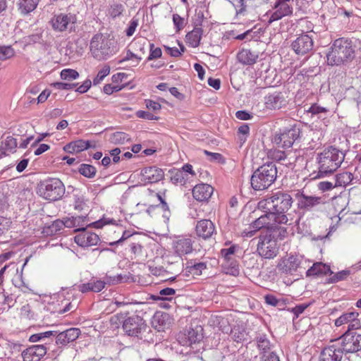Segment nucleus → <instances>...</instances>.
Wrapping results in <instances>:
<instances>
[{"label":"nucleus","instance_id":"nucleus-62","mask_svg":"<svg viewBox=\"0 0 361 361\" xmlns=\"http://www.w3.org/2000/svg\"><path fill=\"white\" fill-rule=\"evenodd\" d=\"M361 328V324L360 321L357 319H354L353 320L350 321L348 326V329L345 332L348 333H356L354 331L355 330L359 329Z\"/></svg>","mask_w":361,"mask_h":361},{"label":"nucleus","instance_id":"nucleus-18","mask_svg":"<svg viewBox=\"0 0 361 361\" xmlns=\"http://www.w3.org/2000/svg\"><path fill=\"white\" fill-rule=\"evenodd\" d=\"M195 233L204 240H208L216 234L214 224L209 219H202L197 222Z\"/></svg>","mask_w":361,"mask_h":361},{"label":"nucleus","instance_id":"nucleus-6","mask_svg":"<svg viewBox=\"0 0 361 361\" xmlns=\"http://www.w3.org/2000/svg\"><path fill=\"white\" fill-rule=\"evenodd\" d=\"M65 185L56 178H49L39 182L37 193L42 197L49 201L61 200L65 194Z\"/></svg>","mask_w":361,"mask_h":361},{"label":"nucleus","instance_id":"nucleus-29","mask_svg":"<svg viewBox=\"0 0 361 361\" xmlns=\"http://www.w3.org/2000/svg\"><path fill=\"white\" fill-rule=\"evenodd\" d=\"M185 336L187 341L183 345H191L193 343H199L203 338L202 329L198 326L191 328Z\"/></svg>","mask_w":361,"mask_h":361},{"label":"nucleus","instance_id":"nucleus-16","mask_svg":"<svg viewBox=\"0 0 361 361\" xmlns=\"http://www.w3.org/2000/svg\"><path fill=\"white\" fill-rule=\"evenodd\" d=\"M313 39L307 34L298 36L291 44V48L298 55H305L313 49Z\"/></svg>","mask_w":361,"mask_h":361},{"label":"nucleus","instance_id":"nucleus-25","mask_svg":"<svg viewBox=\"0 0 361 361\" xmlns=\"http://www.w3.org/2000/svg\"><path fill=\"white\" fill-rule=\"evenodd\" d=\"M259 56V51L250 49H242L237 54L238 61L243 64L251 66L257 62Z\"/></svg>","mask_w":361,"mask_h":361},{"label":"nucleus","instance_id":"nucleus-31","mask_svg":"<svg viewBox=\"0 0 361 361\" xmlns=\"http://www.w3.org/2000/svg\"><path fill=\"white\" fill-rule=\"evenodd\" d=\"M39 2V0H18V11L23 16L27 15L35 10Z\"/></svg>","mask_w":361,"mask_h":361},{"label":"nucleus","instance_id":"nucleus-8","mask_svg":"<svg viewBox=\"0 0 361 361\" xmlns=\"http://www.w3.org/2000/svg\"><path fill=\"white\" fill-rule=\"evenodd\" d=\"M310 262L301 256L290 255L282 258L277 264V268L286 274H293L294 272H302L309 267Z\"/></svg>","mask_w":361,"mask_h":361},{"label":"nucleus","instance_id":"nucleus-33","mask_svg":"<svg viewBox=\"0 0 361 361\" xmlns=\"http://www.w3.org/2000/svg\"><path fill=\"white\" fill-rule=\"evenodd\" d=\"M353 178V174L350 172L346 171L337 174L334 178V185L336 187L346 186L352 182Z\"/></svg>","mask_w":361,"mask_h":361},{"label":"nucleus","instance_id":"nucleus-49","mask_svg":"<svg viewBox=\"0 0 361 361\" xmlns=\"http://www.w3.org/2000/svg\"><path fill=\"white\" fill-rule=\"evenodd\" d=\"M110 73L109 66H104L97 73V76L93 79V85H99L104 78L107 76Z\"/></svg>","mask_w":361,"mask_h":361},{"label":"nucleus","instance_id":"nucleus-37","mask_svg":"<svg viewBox=\"0 0 361 361\" xmlns=\"http://www.w3.org/2000/svg\"><path fill=\"white\" fill-rule=\"evenodd\" d=\"M125 10V7L122 4L113 2L108 8L107 13L113 19L121 16Z\"/></svg>","mask_w":361,"mask_h":361},{"label":"nucleus","instance_id":"nucleus-14","mask_svg":"<svg viewBox=\"0 0 361 361\" xmlns=\"http://www.w3.org/2000/svg\"><path fill=\"white\" fill-rule=\"evenodd\" d=\"M295 197L298 200V209L304 211H311L318 205L324 203L322 197L307 195L300 192L295 194Z\"/></svg>","mask_w":361,"mask_h":361},{"label":"nucleus","instance_id":"nucleus-57","mask_svg":"<svg viewBox=\"0 0 361 361\" xmlns=\"http://www.w3.org/2000/svg\"><path fill=\"white\" fill-rule=\"evenodd\" d=\"M169 320V315L167 313L157 312L155 314V315L154 317V321L157 322V323L161 326H165Z\"/></svg>","mask_w":361,"mask_h":361},{"label":"nucleus","instance_id":"nucleus-4","mask_svg":"<svg viewBox=\"0 0 361 361\" xmlns=\"http://www.w3.org/2000/svg\"><path fill=\"white\" fill-rule=\"evenodd\" d=\"M345 154L332 146L326 148L318 155L319 164L318 174L315 178H321L334 173L342 164Z\"/></svg>","mask_w":361,"mask_h":361},{"label":"nucleus","instance_id":"nucleus-5","mask_svg":"<svg viewBox=\"0 0 361 361\" xmlns=\"http://www.w3.org/2000/svg\"><path fill=\"white\" fill-rule=\"evenodd\" d=\"M277 177V169L276 164L267 162L257 168L250 178V184L253 190L261 191L271 186Z\"/></svg>","mask_w":361,"mask_h":361},{"label":"nucleus","instance_id":"nucleus-61","mask_svg":"<svg viewBox=\"0 0 361 361\" xmlns=\"http://www.w3.org/2000/svg\"><path fill=\"white\" fill-rule=\"evenodd\" d=\"M78 85V83H69V82H56L52 84V86L58 90H73Z\"/></svg>","mask_w":361,"mask_h":361},{"label":"nucleus","instance_id":"nucleus-56","mask_svg":"<svg viewBox=\"0 0 361 361\" xmlns=\"http://www.w3.org/2000/svg\"><path fill=\"white\" fill-rule=\"evenodd\" d=\"M328 111V109L325 107H322L319 106L317 104H312L308 110H307V112L308 114H312V117L314 116H318L319 114L322 113H326Z\"/></svg>","mask_w":361,"mask_h":361},{"label":"nucleus","instance_id":"nucleus-43","mask_svg":"<svg viewBox=\"0 0 361 361\" xmlns=\"http://www.w3.org/2000/svg\"><path fill=\"white\" fill-rule=\"evenodd\" d=\"M130 252L134 255L135 258L140 257L143 255V246L140 240L133 238L129 245Z\"/></svg>","mask_w":361,"mask_h":361},{"label":"nucleus","instance_id":"nucleus-19","mask_svg":"<svg viewBox=\"0 0 361 361\" xmlns=\"http://www.w3.org/2000/svg\"><path fill=\"white\" fill-rule=\"evenodd\" d=\"M75 243L82 247L96 245L100 239L98 235L94 233L82 230L80 233L74 238Z\"/></svg>","mask_w":361,"mask_h":361},{"label":"nucleus","instance_id":"nucleus-38","mask_svg":"<svg viewBox=\"0 0 361 361\" xmlns=\"http://www.w3.org/2000/svg\"><path fill=\"white\" fill-rule=\"evenodd\" d=\"M358 317V313L355 311L345 312L335 320V325L341 326L344 324H349V322Z\"/></svg>","mask_w":361,"mask_h":361},{"label":"nucleus","instance_id":"nucleus-55","mask_svg":"<svg viewBox=\"0 0 361 361\" xmlns=\"http://www.w3.org/2000/svg\"><path fill=\"white\" fill-rule=\"evenodd\" d=\"M274 8H277L283 16H289L293 13V8L287 3H275Z\"/></svg>","mask_w":361,"mask_h":361},{"label":"nucleus","instance_id":"nucleus-40","mask_svg":"<svg viewBox=\"0 0 361 361\" xmlns=\"http://www.w3.org/2000/svg\"><path fill=\"white\" fill-rule=\"evenodd\" d=\"M171 180L173 184H180L183 185L186 183V178L183 171L179 169H173L170 171Z\"/></svg>","mask_w":361,"mask_h":361},{"label":"nucleus","instance_id":"nucleus-63","mask_svg":"<svg viewBox=\"0 0 361 361\" xmlns=\"http://www.w3.org/2000/svg\"><path fill=\"white\" fill-rule=\"evenodd\" d=\"M317 187L319 190L325 192L336 188V185H334V181H322L318 183Z\"/></svg>","mask_w":361,"mask_h":361},{"label":"nucleus","instance_id":"nucleus-17","mask_svg":"<svg viewBox=\"0 0 361 361\" xmlns=\"http://www.w3.org/2000/svg\"><path fill=\"white\" fill-rule=\"evenodd\" d=\"M263 210L265 214L261 215L250 225V227L253 228L254 231L260 230L263 228H267L270 231L272 228L271 226H273L275 223L279 224L278 217L273 213L272 211H268L267 209Z\"/></svg>","mask_w":361,"mask_h":361},{"label":"nucleus","instance_id":"nucleus-47","mask_svg":"<svg viewBox=\"0 0 361 361\" xmlns=\"http://www.w3.org/2000/svg\"><path fill=\"white\" fill-rule=\"evenodd\" d=\"M173 23L176 32L183 30L187 24V20L177 13L173 15Z\"/></svg>","mask_w":361,"mask_h":361},{"label":"nucleus","instance_id":"nucleus-50","mask_svg":"<svg viewBox=\"0 0 361 361\" xmlns=\"http://www.w3.org/2000/svg\"><path fill=\"white\" fill-rule=\"evenodd\" d=\"M137 235H138V234L137 233H132L130 231H124L123 232L122 236L118 240L109 243V245H111V246L117 245L118 244L122 243L123 241H125L126 240H127L130 238H132L133 240V238L136 239V237H137Z\"/></svg>","mask_w":361,"mask_h":361},{"label":"nucleus","instance_id":"nucleus-11","mask_svg":"<svg viewBox=\"0 0 361 361\" xmlns=\"http://www.w3.org/2000/svg\"><path fill=\"white\" fill-rule=\"evenodd\" d=\"M340 347L345 355L361 352V334L344 332L338 338Z\"/></svg>","mask_w":361,"mask_h":361},{"label":"nucleus","instance_id":"nucleus-46","mask_svg":"<svg viewBox=\"0 0 361 361\" xmlns=\"http://www.w3.org/2000/svg\"><path fill=\"white\" fill-rule=\"evenodd\" d=\"M79 77V73L77 71L71 68H66L61 71V78L64 80H73Z\"/></svg>","mask_w":361,"mask_h":361},{"label":"nucleus","instance_id":"nucleus-21","mask_svg":"<svg viewBox=\"0 0 361 361\" xmlns=\"http://www.w3.org/2000/svg\"><path fill=\"white\" fill-rule=\"evenodd\" d=\"M173 248L175 253L181 257L190 254L193 250V241L187 237H180L173 240Z\"/></svg>","mask_w":361,"mask_h":361},{"label":"nucleus","instance_id":"nucleus-51","mask_svg":"<svg viewBox=\"0 0 361 361\" xmlns=\"http://www.w3.org/2000/svg\"><path fill=\"white\" fill-rule=\"evenodd\" d=\"M265 302L273 307H277L281 309L284 306L283 300L278 299L276 296L269 294L264 296Z\"/></svg>","mask_w":361,"mask_h":361},{"label":"nucleus","instance_id":"nucleus-12","mask_svg":"<svg viewBox=\"0 0 361 361\" xmlns=\"http://www.w3.org/2000/svg\"><path fill=\"white\" fill-rule=\"evenodd\" d=\"M51 331L53 334V341L55 340V345L59 348H63L68 343L75 341L81 334L80 329L75 327L70 328L61 332L57 331Z\"/></svg>","mask_w":361,"mask_h":361},{"label":"nucleus","instance_id":"nucleus-36","mask_svg":"<svg viewBox=\"0 0 361 361\" xmlns=\"http://www.w3.org/2000/svg\"><path fill=\"white\" fill-rule=\"evenodd\" d=\"M52 334L51 331L35 334L30 336L29 341L32 343L42 341L51 343L53 341Z\"/></svg>","mask_w":361,"mask_h":361},{"label":"nucleus","instance_id":"nucleus-35","mask_svg":"<svg viewBox=\"0 0 361 361\" xmlns=\"http://www.w3.org/2000/svg\"><path fill=\"white\" fill-rule=\"evenodd\" d=\"M78 171L80 174L87 178H93L97 173V169L94 166L88 164H81Z\"/></svg>","mask_w":361,"mask_h":361},{"label":"nucleus","instance_id":"nucleus-45","mask_svg":"<svg viewBox=\"0 0 361 361\" xmlns=\"http://www.w3.org/2000/svg\"><path fill=\"white\" fill-rule=\"evenodd\" d=\"M111 140L116 144H123L130 140V137L124 132H115L111 135Z\"/></svg>","mask_w":361,"mask_h":361},{"label":"nucleus","instance_id":"nucleus-3","mask_svg":"<svg viewBox=\"0 0 361 361\" xmlns=\"http://www.w3.org/2000/svg\"><path fill=\"white\" fill-rule=\"evenodd\" d=\"M331 49L326 54L327 63L330 66H340L348 63L355 57V49L352 41L348 39H336Z\"/></svg>","mask_w":361,"mask_h":361},{"label":"nucleus","instance_id":"nucleus-24","mask_svg":"<svg viewBox=\"0 0 361 361\" xmlns=\"http://www.w3.org/2000/svg\"><path fill=\"white\" fill-rule=\"evenodd\" d=\"M214 188L207 183L196 185L192 189L193 197L199 202H207L213 194Z\"/></svg>","mask_w":361,"mask_h":361},{"label":"nucleus","instance_id":"nucleus-30","mask_svg":"<svg viewBox=\"0 0 361 361\" xmlns=\"http://www.w3.org/2000/svg\"><path fill=\"white\" fill-rule=\"evenodd\" d=\"M202 32V27H195L192 31L186 35V41L190 47L196 48L200 45Z\"/></svg>","mask_w":361,"mask_h":361},{"label":"nucleus","instance_id":"nucleus-59","mask_svg":"<svg viewBox=\"0 0 361 361\" xmlns=\"http://www.w3.org/2000/svg\"><path fill=\"white\" fill-rule=\"evenodd\" d=\"M238 248V246L237 245H232L228 248H223L221 250V254L225 259L229 260L231 259V255H233Z\"/></svg>","mask_w":361,"mask_h":361},{"label":"nucleus","instance_id":"nucleus-52","mask_svg":"<svg viewBox=\"0 0 361 361\" xmlns=\"http://www.w3.org/2000/svg\"><path fill=\"white\" fill-rule=\"evenodd\" d=\"M268 157L274 161H281L286 158V153L279 149H271L268 152Z\"/></svg>","mask_w":361,"mask_h":361},{"label":"nucleus","instance_id":"nucleus-23","mask_svg":"<svg viewBox=\"0 0 361 361\" xmlns=\"http://www.w3.org/2000/svg\"><path fill=\"white\" fill-rule=\"evenodd\" d=\"M142 180L149 183H157L164 176L163 170L157 166L145 167L141 171Z\"/></svg>","mask_w":361,"mask_h":361},{"label":"nucleus","instance_id":"nucleus-60","mask_svg":"<svg viewBox=\"0 0 361 361\" xmlns=\"http://www.w3.org/2000/svg\"><path fill=\"white\" fill-rule=\"evenodd\" d=\"M246 1H250V0H234L233 6L235 8L237 14L243 13L247 7Z\"/></svg>","mask_w":361,"mask_h":361},{"label":"nucleus","instance_id":"nucleus-26","mask_svg":"<svg viewBox=\"0 0 361 361\" xmlns=\"http://www.w3.org/2000/svg\"><path fill=\"white\" fill-rule=\"evenodd\" d=\"M87 216H77L65 218L67 228H75V231H81L86 229L91 224L88 223Z\"/></svg>","mask_w":361,"mask_h":361},{"label":"nucleus","instance_id":"nucleus-9","mask_svg":"<svg viewBox=\"0 0 361 361\" xmlns=\"http://www.w3.org/2000/svg\"><path fill=\"white\" fill-rule=\"evenodd\" d=\"M90 51L99 61L106 59L112 54L110 40L102 35H95L90 42Z\"/></svg>","mask_w":361,"mask_h":361},{"label":"nucleus","instance_id":"nucleus-2","mask_svg":"<svg viewBox=\"0 0 361 361\" xmlns=\"http://www.w3.org/2000/svg\"><path fill=\"white\" fill-rule=\"evenodd\" d=\"M111 322L122 324V329L126 335L138 338H142L143 333L148 328L142 317L137 314L130 315L128 312L118 313L111 318Z\"/></svg>","mask_w":361,"mask_h":361},{"label":"nucleus","instance_id":"nucleus-10","mask_svg":"<svg viewBox=\"0 0 361 361\" xmlns=\"http://www.w3.org/2000/svg\"><path fill=\"white\" fill-rule=\"evenodd\" d=\"M279 246L271 235H261L257 243V252L264 259H274L279 254Z\"/></svg>","mask_w":361,"mask_h":361},{"label":"nucleus","instance_id":"nucleus-1","mask_svg":"<svg viewBox=\"0 0 361 361\" xmlns=\"http://www.w3.org/2000/svg\"><path fill=\"white\" fill-rule=\"evenodd\" d=\"M293 203V198L289 192L277 190L272 192L265 199L260 200L258 202V208L272 211L278 217L279 224L298 225L300 217L295 218L293 214L290 212Z\"/></svg>","mask_w":361,"mask_h":361},{"label":"nucleus","instance_id":"nucleus-27","mask_svg":"<svg viewBox=\"0 0 361 361\" xmlns=\"http://www.w3.org/2000/svg\"><path fill=\"white\" fill-rule=\"evenodd\" d=\"M306 276H322L332 275L333 271L329 265L322 262H315L305 272Z\"/></svg>","mask_w":361,"mask_h":361},{"label":"nucleus","instance_id":"nucleus-48","mask_svg":"<svg viewBox=\"0 0 361 361\" xmlns=\"http://www.w3.org/2000/svg\"><path fill=\"white\" fill-rule=\"evenodd\" d=\"M15 51L11 46H0V60L4 61L13 56Z\"/></svg>","mask_w":361,"mask_h":361},{"label":"nucleus","instance_id":"nucleus-42","mask_svg":"<svg viewBox=\"0 0 361 361\" xmlns=\"http://www.w3.org/2000/svg\"><path fill=\"white\" fill-rule=\"evenodd\" d=\"M257 348L262 353H266L270 349V341L267 338L266 335L259 334L255 338Z\"/></svg>","mask_w":361,"mask_h":361},{"label":"nucleus","instance_id":"nucleus-64","mask_svg":"<svg viewBox=\"0 0 361 361\" xmlns=\"http://www.w3.org/2000/svg\"><path fill=\"white\" fill-rule=\"evenodd\" d=\"M136 115L137 117H139L140 118H144V119L149 120V121L157 120L159 118L157 116H154L153 114H152L149 111H137Z\"/></svg>","mask_w":361,"mask_h":361},{"label":"nucleus","instance_id":"nucleus-20","mask_svg":"<svg viewBox=\"0 0 361 361\" xmlns=\"http://www.w3.org/2000/svg\"><path fill=\"white\" fill-rule=\"evenodd\" d=\"M264 105L269 110L280 109L286 104V100L281 92H275L264 97Z\"/></svg>","mask_w":361,"mask_h":361},{"label":"nucleus","instance_id":"nucleus-28","mask_svg":"<svg viewBox=\"0 0 361 361\" xmlns=\"http://www.w3.org/2000/svg\"><path fill=\"white\" fill-rule=\"evenodd\" d=\"M17 140L12 136H8L0 146V159L13 153L17 147Z\"/></svg>","mask_w":361,"mask_h":361},{"label":"nucleus","instance_id":"nucleus-22","mask_svg":"<svg viewBox=\"0 0 361 361\" xmlns=\"http://www.w3.org/2000/svg\"><path fill=\"white\" fill-rule=\"evenodd\" d=\"M344 353L340 346L331 345L325 347L321 352L320 361H341Z\"/></svg>","mask_w":361,"mask_h":361},{"label":"nucleus","instance_id":"nucleus-34","mask_svg":"<svg viewBox=\"0 0 361 361\" xmlns=\"http://www.w3.org/2000/svg\"><path fill=\"white\" fill-rule=\"evenodd\" d=\"M231 336L232 339L237 343L247 340V334L245 329L240 326H234L231 331Z\"/></svg>","mask_w":361,"mask_h":361},{"label":"nucleus","instance_id":"nucleus-15","mask_svg":"<svg viewBox=\"0 0 361 361\" xmlns=\"http://www.w3.org/2000/svg\"><path fill=\"white\" fill-rule=\"evenodd\" d=\"M75 16L71 13H60L55 15L50 20V23L54 30L63 32L69 27L71 30L73 25L75 23Z\"/></svg>","mask_w":361,"mask_h":361},{"label":"nucleus","instance_id":"nucleus-13","mask_svg":"<svg viewBox=\"0 0 361 361\" xmlns=\"http://www.w3.org/2000/svg\"><path fill=\"white\" fill-rule=\"evenodd\" d=\"M51 344L48 342L39 345H33L22 352L23 361H39L48 350H51Z\"/></svg>","mask_w":361,"mask_h":361},{"label":"nucleus","instance_id":"nucleus-58","mask_svg":"<svg viewBox=\"0 0 361 361\" xmlns=\"http://www.w3.org/2000/svg\"><path fill=\"white\" fill-rule=\"evenodd\" d=\"M149 55L147 58V61L159 59L162 55L161 49L159 47L154 48V44H149Z\"/></svg>","mask_w":361,"mask_h":361},{"label":"nucleus","instance_id":"nucleus-7","mask_svg":"<svg viewBox=\"0 0 361 361\" xmlns=\"http://www.w3.org/2000/svg\"><path fill=\"white\" fill-rule=\"evenodd\" d=\"M300 129L296 126L284 128L276 132L273 137V142L278 147L288 149L300 137Z\"/></svg>","mask_w":361,"mask_h":361},{"label":"nucleus","instance_id":"nucleus-39","mask_svg":"<svg viewBox=\"0 0 361 361\" xmlns=\"http://www.w3.org/2000/svg\"><path fill=\"white\" fill-rule=\"evenodd\" d=\"M176 293L175 289L172 288H166L159 291V295H152V298L154 300H171L172 296Z\"/></svg>","mask_w":361,"mask_h":361},{"label":"nucleus","instance_id":"nucleus-44","mask_svg":"<svg viewBox=\"0 0 361 361\" xmlns=\"http://www.w3.org/2000/svg\"><path fill=\"white\" fill-rule=\"evenodd\" d=\"M279 224L275 223L274 225L271 226L272 228L270 231L273 233L274 239V238H277L280 240H283L288 235L287 228L283 226H279Z\"/></svg>","mask_w":361,"mask_h":361},{"label":"nucleus","instance_id":"nucleus-53","mask_svg":"<svg viewBox=\"0 0 361 361\" xmlns=\"http://www.w3.org/2000/svg\"><path fill=\"white\" fill-rule=\"evenodd\" d=\"M65 223V218L63 220L58 219L54 221L49 228V229L51 230V234L56 233L62 230L64 227H66Z\"/></svg>","mask_w":361,"mask_h":361},{"label":"nucleus","instance_id":"nucleus-32","mask_svg":"<svg viewBox=\"0 0 361 361\" xmlns=\"http://www.w3.org/2000/svg\"><path fill=\"white\" fill-rule=\"evenodd\" d=\"M207 269L205 262H197L196 260H190L186 263V270L194 276H200L202 271Z\"/></svg>","mask_w":361,"mask_h":361},{"label":"nucleus","instance_id":"nucleus-54","mask_svg":"<svg viewBox=\"0 0 361 361\" xmlns=\"http://www.w3.org/2000/svg\"><path fill=\"white\" fill-rule=\"evenodd\" d=\"M73 145L75 146L76 153L82 152L88 148L91 147L90 142L83 140H78L73 141Z\"/></svg>","mask_w":361,"mask_h":361},{"label":"nucleus","instance_id":"nucleus-41","mask_svg":"<svg viewBox=\"0 0 361 361\" xmlns=\"http://www.w3.org/2000/svg\"><path fill=\"white\" fill-rule=\"evenodd\" d=\"M350 271L349 270H343L336 274L330 275L331 276L326 279V283H336L338 281H343L348 278Z\"/></svg>","mask_w":361,"mask_h":361}]
</instances>
